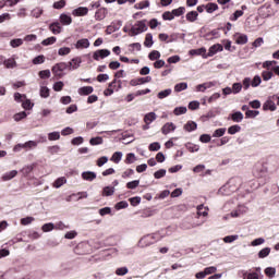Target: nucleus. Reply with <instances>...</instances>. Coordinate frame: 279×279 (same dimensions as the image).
<instances>
[{"label": "nucleus", "mask_w": 279, "mask_h": 279, "mask_svg": "<svg viewBox=\"0 0 279 279\" xmlns=\"http://www.w3.org/2000/svg\"><path fill=\"white\" fill-rule=\"evenodd\" d=\"M234 182L235 179H231L227 184L219 189L218 193L220 195H232V193L239 189L236 185H234Z\"/></svg>", "instance_id": "2"}, {"label": "nucleus", "mask_w": 279, "mask_h": 279, "mask_svg": "<svg viewBox=\"0 0 279 279\" xmlns=\"http://www.w3.org/2000/svg\"><path fill=\"white\" fill-rule=\"evenodd\" d=\"M90 47V41L87 38H83L76 41L75 48L76 49H88Z\"/></svg>", "instance_id": "12"}, {"label": "nucleus", "mask_w": 279, "mask_h": 279, "mask_svg": "<svg viewBox=\"0 0 279 279\" xmlns=\"http://www.w3.org/2000/svg\"><path fill=\"white\" fill-rule=\"evenodd\" d=\"M186 107H177L173 110V114H175V117H180V114H186Z\"/></svg>", "instance_id": "42"}, {"label": "nucleus", "mask_w": 279, "mask_h": 279, "mask_svg": "<svg viewBox=\"0 0 279 279\" xmlns=\"http://www.w3.org/2000/svg\"><path fill=\"white\" fill-rule=\"evenodd\" d=\"M231 119L234 123H241V121H243V113L241 111H236L231 114Z\"/></svg>", "instance_id": "26"}, {"label": "nucleus", "mask_w": 279, "mask_h": 279, "mask_svg": "<svg viewBox=\"0 0 279 279\" xmlns=\"http://www.w3.org/2000/svg\"><path fill=\"white\" fill-rule=\"evenodd\" d=\"M48 141H60V132L49 133Z\"/></svg>", "instance_id": "52"}, {"label": "nucleus", "mask_w": 279, "mask_h": 279, "mask_svg": "<svg viewBox=\"0 0 279 279\" xmlns=\"http://www.w3.org/2000/svg\"><path fill=\"white\" fill-rule=\"evenodd\" d=\"M149 151H159L160 143L154 142L148 146Z\"/></svg>", "instance_id": "59"}, {"label": "nucleus", "mask_w": 279, "mask_h": 279, "mask_svg": "<svg viewBox=\"0 0 279 279\" xmlns=\"http://www.w3.org/2000/svg\"><path fill=\"white\" fill-rule=\"evenodd\" d=\"M183 130H185V132H195V130H197V123L189 121L184 124Z\"/></svg>", "instance_id": "22"}, {"label": "nucleus", "mask_w": 279, "mask_h": 279, "mask_svg": "<svg viewBox=\"0 0 279 279\" xmlns=\"http://www.w3.org/2000/svg\"><path fill=\"white\" fill-rule=\"evenodd\" d=\"M231 90H232V93H233L234 95H238V93H241V90H243V84H241V83H234V84L232 85Z\"/></svg>", "instance_id": "40"}, {"label": "nucleus", "mask_w": 279, "mask_h": 279, "mask_svg": "<svg viewBox=\"0 0 279 279\" xmlns=\"http://www.w3.org/2000/svg\"><path fill=\"white\" fill-rule=\"evenodd\" d=\"M161 132H162V134H165V135L170 134V132H175V124H173L172 122L166 123V124L161 128Z\"/></svg>", "instance_id": "15"}, {"label": "nucleus", "mask_w": 279, "mask_h": 279, "mask_svg": "<svg viewBox=\"0 0 279 279\" xmlns=\"http://www.w3.org/2000/svg\"><path fill=\"white\" fill-rule=\"evenodd\" d=\"M73 14L75 16H86V14H88V8L80 7L73 11Z\"/></svg>", "instance_id": "19"}, {"label": "nucleus", "mask_w": 279, "mask_h": 279, "mask_svg": "<svg viewBox=\"0 0 279 279\" xmlns=\"http://www.w3.org/2000/svg\"><path fill=\"white\" fill-rule=\"evenodd\" d=\"M189 88V84L186 83H179L174 86L175 93H182V90H186Z\"/></svg>", "instance_id": "32"}, {"label": "nucleus", "mask_w": 279, "mask_h": 279, "mask_svg": "<svg viewBox=\"0 0 279 279\" xmlns=\"http://www.w3.org/2000/svg\"><path fill=\"white\" fill-rule=\"evenodd\" d=\"M69 69V65L66 62H60L52 66V73L56 75V77H62V72L66 71Z\"/></svg>", "instance_id": "3"}, {"label": "nucleus", "mask_w": 279, "mask_h": 279, "mask_svg": "<svg viewBox=\"0 0 279 279\" xmlns=\"http://www.w3.org/2000/svg\"><path fill=\"white\" fill-rule=\"evenodd\" d=\"M81 64H82V58L76 57L72 59V61L68 62V69L69 71H75L76 69H80Z\"/></svg>", "instance_id": "6"}, {"label": "nucleus", "mask_w": 279, "mask_h": 279, "mask_svg": "<svg viewBox=\"0 0 279 279\" xmlns=\"http://www.w3.org/2000/svg\"><path fill=\"white\" fill-rule=\"evenodd\" d=\"M186 12V9L184 7H180L178 9L172 10V15L175 16H182Z\"/></svg>", "instance_id": "38"}, {"label": "nucleus", "mask_w": 279, "mask_h": 279, "mask_svg": "<svg viewBox=\"0 0 279 279\" xmlns=\"http://www.w3.org/2000/svg\"><path fill=\"white\" fill-rule=\"evenodd\" d=\"M157 118L158 116H156V112H149L145 114L144 122L147 124H151L154 123V121H156Z\"/></svg>", "instance_id": "18"}, {"label": "nucleus", "mask_w": 279, "mask_h": 279, "mask_svg": "<svg viewBox=\"0 0 279 279\" xmlns=\"http://www.w3.org/2000/svg\"><path fill=\"white\" fill-rule=\"evenodd\" d=\"M63 184H66V178L61 177L54 181L53 186L54 189H60V186H63Z\"/></svg>", "instance_id": "35"}, {"label": "nucleus", "mask_w": 279, "mask_h": 279, "mask_svg": "<svg viewBox=\"0 0 279 279\" xmlns=\"http://www.w3.org/2000/svg\"><path fill=\"white\" fill-rule=\"evenodd\" d=\"M130 270L128 269V267H120L117 268L116 270V275L117 276H125Z\"/></svg>", "instance_id": "55"}, {"label": "nucleus", "mask_w": 279, "mask_h": 279, "mask_svg": "<svg viewBox=\"0 0 279 279\" xmlns=\"http://www.w3.org/2000/svg\"><path fill=\"white\" fill-rule=\"evenodd\" d=\"M138 184H141L140 180H134V181L128 182L126 189L134 190L138 186Z\"/></svg>", "instance_id": "50"}, {"label": "nucleus", "mask_w": 279, "mask_h": 279, "mask_svg": "<svg viewBox=\"0 0 279 279\" xmlns=\"http://www.w3.org/2000/svg\"><path fill=\"white\" fill-rule=\"evenodd\" d=\"M3 64L5 69H14L16 66V60L14 58L5 59Z\"/></svg>", "instance_id": "25"}, {"label": "nucleus", "mask_w": 279, "mask_h": 279, "mask_svg": "<svg viewBox=\"0 0 279 279\" xmlns=\"http://www.w3.org/2000/svg\"><path fill=\"white\" fill-rule=\"evenodd\" d=\"M21 45H23V39H22V38L12 39V40L10 41V46H11L13 49H16V47H21Z\"/></svg>", "instance_id": "43"}, {"label": "nucleus", "mask_w": 279, "mask_h": 279, "mask_svg": "<svg viewBox=\"0 0 279 279\" xmlns=\"http://www.w3.org/2000/svg\"><path fill=\"white\" fill-rule=\"evenodd\" d=\"M198 217H208V207H205L204 205H198L196 207Z\"/></svg>", "instance_id": "20"}, {"label": "nucleus", "mask_w": 279, "mask_h": 279, "mask_svg": "<svg viewBox=\"0 0 279 279\" xmlns=\"http://www.w3.org/2000/svg\"><path fill=\"white\" fill-rule=\"evenodd\" d=\"M234 39L236 45H247V35L245 34L236 33Z\"/></svg>", "instance_id": "10"}, {"label": "nucleus", "mask_w": 279, "mask_h": 279, "mask_svg": "<svg viewBox=\"0 0 279 279\" xmlns=\"http://www.w3.org/2000/svg\"><path fill=\"white\" fill-rule=\"evenodd\" d=\"M165 175H167V170L166 169H160V170H158L154 173V178L156 180H160V178H165Z\"/></svg>", "instance_id": "46"}, {"label": "nucleus", "mask_w": 279, "mask_h": 279, "mask_svg": "<svg viewBox=\"0 0 279 279\" xmlns=\"http://www.w3.org/2000/svg\"><path fill=\"white\" fill-rule=\"evenodd\" d=\"M265 240L263 238H257L251 242L252 247H257V245H263Z\"/></svg>", "instance_id": "63"}, {"label": "nucleus", "mask_w": 279, "mask_h": 279, "mask_svg": "<svg viewBox=\"0 0 279 279\" xmlns=\"http://www.w3.org/2000/svg\"><path fill=\"white\" fill-rule=\"evenodd\" d=\"M262 77H263L264 82H269V80H271L274 77V72H271V71H264L262 73Z\"/></svg>", "instance_id": "44"}, {"label": "nucleus", "mask_w": 279, "mask_h": 279, "mask_svg": "<svg viewBox=\"0 0 279 279\" xmlns=\"http://www.w3.org/2000/svg\"><path fill=\"white\" fill-rule=\"evenodd\" d=\"M43 232H52V230H56V225L52 222H48L43 225L41 227Z\"/></svg>", "instance_id": "28"}, {"label": "nucleus", "mask_w": 279, "mask_h": 279, "mask_svg": "<svg viewBox=\"0 0 279 279\" xmlns=\"http://www.w3.org/2000/svg\"><path fill=\"white\" fill-rule=\"evenodd\" d=\"M136 10H145V8H149V0L142 1L135 4Z\"/></svg>", "instance_id": "47"}, {"label": "nucleus", "mask_w": 279, "mask_h": 279, "mask_svg": "<svg viewBox=\"0 0 279 279\" xmlns=\"http://www.w3.org/2000/svg\"><path fill=\"white\" fill-rule=\"evenodd\" d=\"M56 43V37H48L47 39H44L41 41V45H44L45 47L49 46V45H53Z\"/></svg>", "instance_id": "61"}, {"label": "nucleus", "mask_w": 279, "mask_h": 279, "mask_svg": "<svg viewBox=\"0 0 279 279\" xmlns=\"http://www.w3.org/2000/svg\"><path fill=\"white\" fill-rule=\"evenodd\" d=\"M49 29L50 32H52V34L58 35V34H62V26L60 25V22H53L49 25Z\"/></svg>", "instance_id": "13"}, {"label": "nucleus", "mask_w": 279, "mask_h": 279, "mask_svg": "<svg viewBox=\"0 0 279 279\" xmlns=\"http://www.w3.org/2000/svg\"><path fill=\"white\" fill-rule=\"evenodd\" d=\"M144 45L146 47H151L154 45V35H151V33L146 34Z\"/></svg>", "instance_id": "29"}, {"label": "nucleus", "mask_w": 279, "mask_h": 279, "mask_svg": "<svg viewBox=\"0 0 279 279\" xmlns=\"http://www.w3.org/2000/svg\"><path fill=\"white\" fill-rule=\"evenodd\" d=\"M263 110H269L270 112H276V110H278L276 99H272V96L268 97V99L264 102Z\"/></svg>", "instance_id": "4"}, {"label": "nucleus", "mask_w": 279, "mask_h": 279, "mask_svg": "<svg viewBox=\"0 0 279 279\" xmlns=\"http://www.w3.org/2000/svg\"><path fill=\"white\" fill-rule=\"evenodd\" d=\"M239 239V235H227L223 238L225 243H234Z\"/></svg>", "instance_id": "60"}, {"label": "nucleus", "mask_w": 279, "mask_h": 279, "mask_svg": "<svg viewBox=\"0 0 279 279\" xmlns=\"http://www.w3.org/2000/svg\"><path fill=\"white\" fill-rule=\"evenodd\" d=\"M45 62V56L39 54L33 59V64H43Z\"/></svg>", "instance_id": "62"}, {"label": "nucleus", "mask_w": 279, "mask_h": 279, "mask_svg": "<svg viewBox=\"0 0 279 279\" xmlns=\"http://www.w3.org/2000/svg\"><path fill=\"white\" fill-rule=\"evenodd\" d=\"M138 245L141 247H149V245H154V241H153L151 236L146 235L140 240Z\"/></svg>", "instance_id": "9"}, {"label": "nucleus", "mask_w": 279, "mask_h": 279, "mask_svg": "<svg viewBox=\"0 0 279 279\" xmlns=\"http://www.w3.org/2000/svg\"><path fill=\"white\" fill-rule=\"evenodd\" d=\"M89 144L95 145H104V138L101 136L93 137L89 140Z\"/></svg>", "instance_id": "34"}, {"label": "nucleus", "mask_w": 279, "mask_h": 279, "mask_svg": "<svg viewBox=\"0 0 279 279\" xmlns=\"http://www.w3.org/2000/svg\"><path fill=\"white\" fill-rule=\"evenodd\" d=\"M94 90L95 88H93V86H83L78 88L77 93L81 95V97H84L86 95H93Z\"/></svg>", "instance_id": "11"}, {"label": "nucleus", "mask_w": 279, "mask_h": 279, "mask_svg": "<svg viewBox=\"0 0 279 279\" xmlns=\"http://www.w3.org/2000/svg\"><path fill=\"white\" fill-rule=\"evenodd\" d=\"M191 56H203L206 53V48L193 49L190 51Z\"/></svg>", "instance_id": "49"}, {"label": "nucleus", "mask_w": 279, "mask_h": 279, "mask_svg": "<svg viewBox=\"0 0 279 279\" xmlns=\"http://www.w3.org/2000/svg\"><path fill=\"white\" fill-rule=\"evenodd\" d=\"M171 93H172L171 88H168V89L159 92L157 97H158V99H165V98L169 97V95H171Z\"/></svg>", "instance_id": "33"}, {"label": "nucleus", "mask_w": 279, "mask_h": 279, "mask_svg": "<svg viewBox=\"0 0 279 279\" xmlns=\"http://www.w3.org/2000/svg\"><path fill=\"white\" fill-rule=\"evenodd\" d=\"M25 117H27V113L25 111L15 113L13 116L14 121H22V119H25Z\"/></svg>", "instance_id": "57"}, {"label": "nucleus", "mask_w": 279, "mask_h": 279, "mask_svg": "<svg viewBox=\"0 0 279 279\" xmlns=\"http://www.w3.org/2000/svg\"><path fill=\"white\" fill-rule=\"evenodd\" d=\"M219 51H223V46L221 44H215L209 48L207 56L208 58H213Z\"/></svg>", "instance_id": "7"}, {"label": "nucleus", "mask_w": 279, "mask_h": 279, "mask_svg": "<svg viewBox=\"0 0 279 279\" xmlns=\"http://www.w3.org/2000/svg\"><path fill=\"white\" fill-rule=\"evenodd\" d=\"M123 158V153L121 151H116L112 157H111V161L116 162V165H119L120 160Z\"/></svg>", "instance_id": "27"}, {"label": "nucleus", "mask_w": 279, "mask_h": 279, "mask_svg": "<svg viewBox=\"0 0 279 279\" xmlns=\"http://www.w3.org/2000/svg\"><path fill=\"white\" fill-rule=\"evenodd\" d=\"M262 82H263V78H260L259 75H255L254 78L251 81V86L253 88H256V87L260 86Z\"/></svg>", "instance_id": "31"}, {"label": "nucleus", "mask_w": 279, "mask_h": 279, "mask_svg": "<svg viewBox=\"0 0 279 279\" xmlns=\"http://www.w3.org/2000/svg\"><path fill=\"white\" fill-rule=\"evenodd\" d=\"M107 15H108V10H106V8H100L96 11L95 19L96 21H104V19H106Z\"/></svg>", "instance_id": "14"}, {"label": "nucleus", "mask_w": 279, "mask_h": 279, "mask_svg": "<svg viewBox=\"0 0 279 279\" xmlns=\"http://www.w3.org/2000/svg\"><path fill=\"white\" fill-rule=\"evenodd\" d=\"M133 162H136V155H134L133 153H129L125 158V163L133 165Z\"/></svg>", "instance_id": "41"}, {"label": "nucleus", "mask_w": 279, "mask_h": 279, "mask_svg": "<svg viewBox=\"0 0 279 279\" xmlns=\"http://www.w3.org/2000/svg\"><path fill=\"white\" fill-rule=\"evenodd\" d=\"M106 162H108L107 156H102L96 160L97 167H104V165H106Z\"/></svg>", "instance_id": "54"}, {"label": "nucleus", "mask_w": 279, "mask_h": 279, "mask_svg": "<svg viewBox=\"0 0 279 279\" xmlns=\"http://www.w3.org/2000/svg\"><path fill=\"white\" fill-rule=\"evenodd\" d=\"M60 21L62 25H71V23H73V19H71V15L64 13L60 15Z\"/></svg>", "instance_id": "23"}, {"label": "nucleus", "mask_w": 279, "mask_h": 279, "mask_svg": "<svg viewBox=\"0 0 279 279\" xmlns=\"http://www.w3.org/2000/svg\"><path fill=\"white\" fill-rule=\"evenodd\" d=\"M213 86H215V83L213 82H208V83H203L196 86V90H202V88H204V90L208 89V88H213Z\"/></svg>", "instance_id": "37"}, {"label": "nucleus", "mask_w": 279, "mask_h": 279, "mask_svg": "<svg viewBox=\"0 0 279 279\" xmlns=\"http://www.w3.org/2000/svg\"><path fill=\"white\" fill-rule=\"evenodd\" d=\"M269 254H271V248L265 247L258 252V258H267Z\"/></svg>", "instance_id": "30"}, {"label": "nucleus", "mask_w": 279, "mask_h": 279, "mask_svg": "<svg viewBox=\"0 0 279 279\" xmlns=\"http://www.w3.org/2000/svg\"><path fill=\"white\" fill-rule=\"evenodd\" d=\"M236 132H241V126L236 124L228 129V134H236Z\"/></svg>", "instance_id": "64"}, {"label": "nucleus", "mask_w": 279, "mask_h": 279, "mask_svg": "<svg viewBox=\"0 0 279 279\" xmlns=\"http://www.w3.org/2000/svg\"><path fill=\"white\" fill-rule=\"evenodd\" d=\"M108 56H110V50L108 49H100L94 52L93 58L94 60L99 61V58H101V60H104V58H108Z\"/></svg>", "instance_id": "5"}, {"label": "nucleus", "mask_w": 279, "mask_h": 279, "mask_svg": "<svg viewBox=\"0 0 279 279\" xmlns=\"http://www.w3.org/2000/svg\"><path fill=\"white\" fill-rule=\"evenodd\" d=\"M16 175H19V171L16 170H11L10 172H5L3 175H2V180L3 182H8L10 180H13V178H16Z\"/></svg>", "instance_id": "17"}, {"label": "nucleus", "mask_w": 279, "mask_h": 279, "mask_svg": "<svg viewBox=\"0 0 279 279\" xmlns=\"http://www.w3.org/2000/svg\"><path fill=\"white\" fill-rule=\"evenodd\" d=\"M198 16H199V13H197V11H190L186 13L185 19L189 23H195Z\"/></svg>", "instance_id": "16"}, {"label": "nucleus", "mask_w": 279, "mask_h": 279, "mask_svg": "<svg viewBox=\"0 0 279 279\" xmlns=\"http://www.w3.org/2000/svg\"><path fill=\"white\" fill-rule=\"evenodd\" d=\"M259 276L257 272H244L243 274V279H258Z\"/></svg>", "instance_id": "51"}, {"label": "nucleus", "mask_w": 279, "mask_h": 279, "mask_svg": "<svg viewBox=\"0 0 279 279\" xmlns=\"http://www.w3.org/2000/svg\"><path fill=\"white\" fill-rule=\"evenodd\" d=\"M223 134H226V128L217 129L216 131H214L213 137L221 138V136H223Z\"/></svg>", "instance_id": "39"}, {"label": "nucleus", "mask_w": 279, "mask_h": 279, "mask_svg": "<svg viewBox=\"0 0 279 279\" xmlns=\"http://www.w3.org/2000/svg\"><path fill=\"white\" fill-rule=\"evenodd\" d=\"M129 204L126 201H122L116 204V210H122L123 208H128Z\"/></svg>", "instance_id": "53"}, {"label": "nucleus", "mask_w": 279, "mask_h": 279, "mask_svg": "<svg viewBox=\"0 0 279 279\" xmlns=\"http://www.w3.org/2000/svg\"><path fill=\"white\" fill-rule=\"evenodd\" d=\"M258 114H260V112L259 111H256V110H247L246 112H245V117H246V119H256V117H258Z\"/></svg>", "instance_id": "36"}, {"label": "nucleus", "mask_w": 279, "mask_h": 279, "mask_svg": "<svg viewBox=\"0 0 279 279\" xmlns=\"http://www.w3.org/2000/svg\"><path fill=\"white\" fill-rule=\"evenodd\" d=\"M39 93L40 97H43L44 99H47V97H49V89L47 88V86H41Z\"/></svg>", "instance_id": "56"}, {"label": "nucleus", "mask_w": 279, "mask_h": 279, "mask_svg": "<svg viewBox=\"0 0 279 279\" xmlns=\"http://www.w3.org/2000/svg\"><path fill=\"white\" fill-rule=\"evenodd\" d=\"M243 16V11L236 10L233 15L230 17V21H239Z\"/></svg>", "instance_id": "58"}, {"label": "nucleus", "mask_w": 279, "mask_h": 279, "mask_svg": "<svg viewBox=\"0 0 279 279\" xmlns=\"http://www.w3.org/2000/svg\"><path fill=\"white\" fill-rule=\"evenodd\" d=\"M162 19L163 21H173V19H175L173 16V11H166L162 13Z\"/></svg>", "instance_id": "45"}, {"label": "nucleus", "mask_w": 279, "mask_h": 279, "mask_svg": "<svg viewBox=\"0 0 279 279\" xmlns=\"http://www.w3.org/2000/svg\"><path fill=\"white\" fill-rule=\"evenodd\" d=\"M149 60L154 61V60H159L160 58V51L158 50H153L149 54H148Z\"/></svg>", "instance_id": "48"}, {"label": "nucleus", "mask_w": 279, "mask_h": 279, "mask_svg": "<svg viewBox=\"0 0 279 279\" xmlns=\"http://www.w3.org/2000/svg\"><path fill=\"white\" fill-rule=\"evenodd\" d=\"M114 195V186H106L102 189V197H110Z\"/></svg>", "instance_id": "24"}, {"label": "nucleus", "mask_w": 279, "mask_h": 279, "mask_svg": "<svg viewBox=\"0 0 279 279\" xmlns=\"http://www.w3.org/2000/svg\"><path fill=\"white\" fill-rule=\"evenodd\" d=\"M82 179L85 180L86 182H93L94 180H97V173L94 171H85L82 172Z\"/></svg>", "instance_id": "8"}, {"label": "nucleus", "mask_w": 279, "mask_h": 279, "mask_svg": "<svg viewBox=\"0 0 279 279\" xmlns=\"http://www.w3.org/2000/svg\"><path fill=\"white\" fill-rule=\"evenodd\" d=\"M205 10L207 14H213V12H217V10H219V5L217 3L210 2L205 5Z\"/></svg>", "instance_id": "21"}, {"label": "nucleus", "mask_w": 279, "mask_h": 279, "mask_svg": "<svg viewBox=\"0 0 279 279\" xmlns=\"http://www.w3.org/2000/svg\"><path fill=\"white\" fill-rule=\"evenodd\" d=\"M144 32H147V24L145 21H138L131 27L129 36H138V34H143Z\"/></svg>", "instance_id": "1"}]
</instances>
